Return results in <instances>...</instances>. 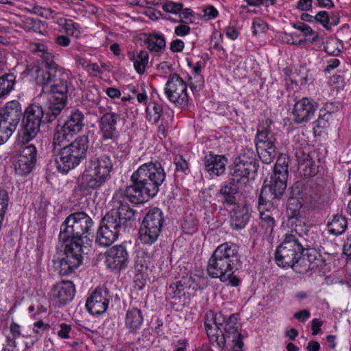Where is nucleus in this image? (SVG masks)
I'll use <instances>...</instances> for the list:
<instances>
[{
	"label": "nucleus",
	"instance_id": "nucleus-1",
	"mask_svg": "<svg viewBox=\"0 0 351 351\" xmlns=\"http://www.w3.org/2000/svg\"><path fill=\"white\" fill-rule=\"evenodd\" d=\"M165 178L164 168L157 160L144 163L134 171L130 176L132 184L114 193L112 208L102 218L97 231L96 244L109 247L122 232L132 228L136 220V210L128 202L139 204L154 197Z\"/></svg>",
	"mask_w": 351,
	"mask_h": 351
},
{
	"label": "nucleus",
	"instance_id": "nucleus-2",
	"mask_svg": "<svg viewBox=\"0 0 351 351\" xmlns=\"http://www.w3.org/2000/svg\"><path fill=\"white\" fill-rule=\"evenodd\" d=\"M93 225L92 218L84 211L70 214L60 225L58 239L64 244V256L59 261L61 276L73 273L82 264Z\"/></svg>",
	"mask_w": 351,
	"mask_h": 351
},
{
	"label": "nucleus",
	"instance_id": "nucleus-3",
	"mask_svg": "<svg viewBox=\"0 0 351 351\" xmlns=\"http://www.w3.org/2000/svg\"><path fill=\"white\" fill-rule=\"evenodd\" d=\"M40 56L42 59V67L38 65L27 67L28 73L35 78L37 85L43 86L44 92H51V104L58 100L61 101L59 107L62 106L69 92L68 75L54 62V56L51 52H45Z\"/></svg>",
	"mask_w": 351,
	"mask_h": 351
},
{
	"label": "nucleus",
	"instance_id": "nucleus-4",
	"mask_svg": "<svg viewBox=\"0 0 351 351\" xmlns=\"http://www.w3.org/2000/svg\"><path fill=\"white\" fill-rule=\"evenodd\" d=\"M241 263L239 247L234 243L225 242L213 252L206 270L212 278H219L222 282H228L232 287H238L241 280L234 273Z\"/></svg>",
	"mask_w": 351,
	"mask_h": 351
},
{
	"label": "nucleus",
	"instance_id": "nucleus-5",
	"mask_svg": "<svg viewBox=\"0 0 351 351\" xmlns=\"http://www.w3.org/2000/svg\"><path fill=\"white\" fill-rule=\"evenodd\" d=\"M48 93L47 112H45L39 104L33 103L28 105L23 113L22 130L19 134V140L23 143H28L34 138L40 131V124L53 121L65 107L67 96H65L62 106L59 108L61 101L57 100L54 105H51V92Z\"/></svg>",
	"mask_w": 351,
	"mask_h": 351
},
{
	"label": "nucleus",
	"instance_id": "nucleus-6",
	"mask_svg": "<svg viewBox=\"0 0 351 351\" xmlns=\"http://www.w3.org/2000/svg\"><path fill=\"white\" fill-rule=\"evenodd\" d=\"M89 147L86 135H81L66 146L55 157V165L60 173H66L77 167L86 158Z\"/></svg>",
	"mask_w": 351,
	"mask_h": 351
},
{
	"label": "nucleus",
	"instance_id": "nucleus-7",
	"mask_svg": "<svg viewBox=\"0 0 351 351\" xmlns=\"http://www.w3.org/2000/svg\"><path fill=\"white\" fill-rule=\"evenodd\" d=\"M112 163L110 156L103 154L92 156L86 162L82 176L84 189H98L110 178Z\"/></svg>",
	"mask_w": 351,
	"mask_h": 351
},
{
	"label": "nucleus",
	"instance_id": "nucleus-8",
	"mask_svg": "<svg viewBox=\"0 0 351 351\" xmlns=\"http://www.w3.org/2000/svg\"><path fill=\"white\" fill-rule=\"evenodd\" d=\"M304 252L299 238L291 230L286 233L275 252L276 264L281 267H291L295 271L300 256Z\"/></svg>",
	"mask_w": 351,
	"mask_h": 351
},
{
	"label": "nucleus",
	"instance_id": "nucleus-9",
	"mask_svg": "<svg viewBox=\"0 0 351 351\" xmlns=\"http://www.w3.org/2000/svg\"><path fill=\"white\" fill-rule=\"evenodd\" d=\"M163 212L157 207L151 208L145 214L139 229V239L143 244L154 243L164 226Z\"/></svg>",
	"mask_w": 351,
	"mask_h": 351
},
{
	"label": "nucleus",
	"instance_id": "nucleus-10",
	"mask_svg": "<svg viewBox=\"0 0 351 351\" xmlns=\"http://www.w3.org/2000/svg\"><path fill=\"white\" fill-rule=\"evenodd\" d=\"M238 315L232 314L228 317L223 315V322L219 325L217 332L220 337H217L216 343L219 348L223 349L228 341L232 343L234 351H243V337L239 332Z\"/></svg>",
	"mask_w": 351,
	"mask_h": 351
},
{
	"label": "nucleus",
	"instance_id": "nucleus-11",
	"mask_svg": "<svg viewBox=\"0 0 351 351\" xmlns=\"http://www.w3.org/2000/svg\"><path fill=\"white\" fill-rule=\"evenodd\" d=\"M165 94L171 102L181 108H186L189 105L186 84L176 73L169 75L165 84Z\"/></svg>",
	"mask_w": 351,
	"mask_h": 351
},
{
	"label": "nucleus",
	"instance_id": "nucleus-12",
	"mask_svg": "<svg viewBox=\"0 0 351 351\" xmlns=\"http://www.w3.org/2000/svg\"><path fill=\"white\" fill-rule=\"evenodd\" d=\"M130 243L123 242L108 248L104 254L105 265L112 271L125 269L130 262L129 248Z\"/></svg>",
	"mask_w": 351,
	"mask_h": 351
},
{
	"label": "nucleus",
	"instance_id": "nucleus-13",
	"mask_svg": "<svg viewBox=\"0 0 351 351\" xmlns=\"http://www.w3.org/2000/svg\"><path fill=\"white\" fill-rule=\"evenodd\" d=\"M258 165L255 159V154L251 149L243 150L234 161V165L230 169V173L236 179L247 178L250 173L254 174L258 169Z\"/></svg>",
	"mask_w": 351,
	"mask_h": 351
},
{
	"label": "nucleus",
	"instance_id": "nucleus-14",
	"mask_svg": "<svg viewBox=\"0 0 351 351\" xmlns=\"http://www.w3.org/2000/svg\"><path fill=\"white\" fill-rule=\"evenodd\" d=\"M125 118L114 112H105L99 118V127L104 141L115 140L119 136V130L123 125Z\"/></svg>",
	"mask_w": 351,
	"mask_h": 351
},
{
	"label": "nucleus",
	"instance_id": "nucleus-15",
	"mask_svg": "<svg viewBox=\"0 0 351 351\" xmlns=\"http://www.w3.org/2000/svg\"><path fill=\"white\" fill-rule=\"evenodd\" d=\"M318 108V104L313 99L303 97L297 101L292 110L293 120L295 123H306L311 120Z\"/></svg>",
	"mask_w": 351,
	"mask_h": 351
},
{
	"label": "nucleus",
	"instance_id": "nucleus-16",
	"mask_svg": "<svg viewBox=\"0 0 351 351\" xmlns=\"http://www.w3.org/2000/svg\"><path fill=\"white\" fill-rule=\"evenodd\" d=\"M37 150L34 145H28L23 148L14 165L16 173L21 176L29 174L36 162Z\"/></svg>",
	"mask_w": 351,
	"mask_h": 351
},
{
	"label": "nucleus",
	"instance_id": "nucleus-17",
	"mask_svg": "<svg viewBox=\"0 0 351 351\" xmlns=\"http://www.w3.org/2000/svg\"><path fill=\"white\" fill-rule=\"evenodd\" d=\"M108 304V291L97 288L88 298L86 307L92 315H101L106 311Z\"/></svg>",
	"mask_w": 351,
	"mask_h": 351
},
{
	"label": "nucleus",
	"instance_id": "nucleus-18",
	"mask_svg": "<svg viewBox=\"0 0 351 351\" xmlns=\"http://www.w3.org/2000/svg\"><path fill=\"white\" fill-rule=\"evenodd\" d=\"M75 285L71 281H62L53 286L50 294L57 305L64 306L70 302L75 295Z\"/></svg>",
	"mask_w": 351,
	"mask_h": 351
},
{
	"label": "nucleus",
	"instance_id": "nucleus-19",
	"mask_svg": "<svg viewBox=\"0 0 351 351\" xmlns=\"http://www.w3.org/2000/svg\"><path fill=\"white\" fill-rule=\"evenodd\" d=\"M23 114L21 104L16 100L6 103L0 110V121L16 130Z\"/></svg>",
	"mask_w": 351,
	"mask_h": 351
},
{
	"label": "nucleus",
	"instance_id": "nucleus-20",
	"mask_svg": "<svg viewBox=\"0 0 351 351\" xmlns=\"http://www.w3.org/2000/svg\"><path fill=\"white\" fill-rule=\"evenodd\" d=\"M203 162L205 171L210 176H220L226 171L228 159L223 155H217L210 152L204 156Z\"/></svg>",
	"mask_w": 351,
	"mask_h": 351
},
{
	"label": "nucleus",
	"instance_id": "nucleus-21",
	"mask_svg": "<svg viewBox=\"0 0 351 351\" xmlns=\"http://www.w3.org/2000/svg\"><path fill=\"white\" fill-rule=\"evenodd\" d=\"M304 190L303 203L311 208H318L325 202L324 188L322 186L312 183L306 186Z\"/></svg>",
	"mask_w": 351,
	"mask_h": 351
},
{
	"label": "nucleus",
	"instance_id": "nucleus-22",
	"mask_svg": "<svg viewBox=\"0 0 351 351\" xmlns=\"http://www.w3.org/2000/svg\"><path fill=\"white\" fill-rule=\"evenodd\" d=\"M303 204L296 197H289L287 201V216L288 223L291 230L294 229L296 225H301L305 222L303 213L301 211Z\"/></svg>",
	"mask_w": 351,
	"mask_h": 351
},
{
	"label": "nucleus",
	"instance_id": "nucleus-23",
	"mask_svg": "<svg viewBox=\"0 0 351 351\" xmlns=\"http://www.w3.org/2000/svg\"><path fill=\"white\" fill-rule=\"evenodd\" d=\"M291 232L295 234L296 237L303 238L306 242L307 248L315 249L319 245V234L309 229L305 222L301 225H296L294 229L291 230Z\"/></svg>",
	"mask_w": 351,
	"mask_h": 351
},
{
	"label": "nucleus",
	"instance_id": "nucleus-24",
	"mask_svg": "<svg viewBox=\"0 0 351 351\" xmlns=\"http://www.w3.org/2000/svg\"><path fill=\"white\" fill-rule=\"evenodd\" d=\"M238 180L230 179L221 186L219 195L222 197L223 204L227 205H235L237 202V196L239 192Z\"/></svg>",
	"mask_w": 351,
	"mask_h": 351
},
{
	"label": "nucleus",
	"instance_id": "nucleus-25",
	"mask_svg": "<svg viewBox=\"0 0 351 351\" xmlns=\"http://www.w3.org/2000/svg\"><path fill=\"white\" fill-rule=\"evenodd\" d=\"M298 158V170L304 177L315 176L317 172V168L309 154L299 150L296 152Z\"/></svg>",
	"mask_w": 351,
	"mask_h": 351
},
{
	"label": "nucleus",
	"instance_id": "nucleus-26",
	"mask_svg": "<svg viewBox=\"0 0 351 351\" xmlns=\"http://www.w3.org/2000/svg\"><path fill=\"white\" fill-rule=\"evenodd\" d=\"M143 315L141 309L136 307L129 308L125 314V326L129 332L135 334L142 326Z\"/></svg>",
	"mask_w": 351,
	"mask_h": 351
},
{
	"label": "nucleus",
	"instance_id": "nucleus-27",
	"mask_svg": "<svg viewBox=\"0 0 351 351\" xmlns=\"http://www.w3.org/2000/svg\"><path fill=\"white\" fill-rule=\"evenodd\" d=\"M278 215L279 210L275 207H272L271 210L265 209L264 208L261 210L260 225L264 229L265 234L269 235L272 234L276 226V218L278 217Z\"/></svg>",
	"mask_w": 351,
	"mask_h": 351
},
{
	"label": "nucleus",
	"instance_id": "nucleus-28",
	"mask_svg": "<svg viewBox=\"0 0 351 351\" xmlns=\"http://www.w3.org/2000/svg\"><path fill=\"white\" fill-rule=\"evenodd\" d=\"M84 120L83 113L79 110H75L71 112L62 126L73 136L82 131L84 126Z\"/></svg>",
	"mask_w": 351,
	"mask_h": 351
},
{
	"label": "nucleus",
	"instance_id": "nucleus-29",
	"mask_svg": "<svg viewBox=\"0 0 351 351\" xmlns=\"http://www.w3.org/2000/svg\"><path fill=\"white\" fill-rule=\"evenodd\" d=\"M72 136L73 135L63 128L62 125H58L57 126L50 147L53 156L58 154L59 151H61L62 147L67 145L66 143L70 141Z\"/></svg>",
	"mask_w": 351,
	"mask_h": 351
},
{
	"label": "nucleus",
	"instance_id": "nucleus-30",
	"mask_svg": "<svg viewBox=\"0 0 351 351\" xmlns=\"http://www.w3.org/2000/svg\"><path fill=\"white\" fill-rule=\"evenodd\" d=\"M144 42L151 52H160L166 47L164 36L158 33L145 34Z\"/></svg>",
	"mask_w": 351,
	"mask_h": 351
},
{
	"label": "nucleus",
	"instance_id": "nucleus-31",
	"mask_svg": "<svg viewBox=\"0 0 351 351\" xmlns=\"http://www.w3.org/2000/svg\"><path fill=\"white\" fill-rule=\"evenodd\" d=\"M250 218V213L246 206L239 208L231 217L230 226L234 230H241L245 227Z\"/></svg>",
	"mask_w": 351,
	"mask_h": 351
},
{
	"label": "nucleus",
	"instance_id": "nucleus-32",
	"mask_svg": "<svg viewBox=\"0 0 351 351\" xmlns=\"http://www.w3.org/2000/svg\"><path fill=\"white\" fill-rule=\"evenodd\" d=\"M315 249L306 248L305 254H302L300 256L298 267L295 268V271L298 273H306L311 270V266L313 262H315L318 256Z\"/></svg>",
	"mask_w": 351,
	"mask_h": 351
},
{
	"label": "nucleus",
	"instance_id": "nucleus-33",
	"mask_svg": "<svg viewBox=\"0 0 351 351\" xmlns=\"http://www.w3.org/2000/svg\"><path fill=\"white\" fill-rule=\"evenodd\" d=\"M257 154L261 160L265 164L271 163L276 156V145L272 143H261L256 146Z\"/></svg>",
	"mask_w": 351,
	"mask_h": 351
},
{
	"label": "nucleus",
	"instance_id": "nucleus-34",
	"mask_svg": "<svg viewBox=\"0 0 351 351\" xmlns=\"http://www.w3.org/2000/svg\"><path fill=\"white\" fill-rule=\"evenodd\" d=\"M348 226L346 219L341 215L333 216L327 223L328 232L334 235H340L345 232Z\"/></svg>",
	"mask_w": 351,
	"mask_h": 351
},
{
	"label": "nucleus",
	"instance_id": "nucleus-35",
	"mask_svg": "<svg viewBox=\"0 0 351 351\" xmlns=\"http://www.w3.org/2000/svg\"><path fill=\"white\" fill-rule=\"evenodd\" d=\"M130 60L133 62L134 67L138 74H143L148 64L149 54L145 50H141L136 56L134 53H129Z\"/></svg>",
	"mask_w": 351,
	"mask_h": 351
},
{
	"label": "nucleus",
	"instance_id": "nucleus-36",
	"mask_svg": "<svg viewBox=\"0 0 351 351\" xmlns=\"http://www.w3.org/2000/svg\"><path fill=\"white\" fill-rule=\"evenodd\" d=\"M333 112L332 104H328L324 110H320L318 119L314 122L315 128H326L329 125V121Z\"/></svg>",
	"mask_w": 351,
	"mask_h": 351
},
{
	"label": "nucleus",
	"instance_id": "nucleus-37",
	"mask_svg": "<svg viewBox=\"0 0 351 351\" xmlns=\"http://www.w3.org/2000/svg\"><path fill=\"white\" fill-rule=\"evenodd\" d=\"M291 25L295 29L300 30L303 34L304 36H312V38L309 39V43L311 44L319 40L320 37L319 33L314 31L309 25L304 23L303 22L298 21L296 23H293Z\"/></svg>",
	"mask_w": 351,
	"mask_h": 351
},
{
	"label": "nucleus",
	"instance_id": "nucleus-38",
	"mask_svg": "<svg viewBox=\"0 0 351 351\" xmlns=\"http://www.w3.org/2000/svg\"><path fill=\"white\" fill-rule=\"evenodd\" d=\"M267 143H272L273 145H276L277 143L276 134L268 129H263L262 130L258 129L256 136V146L261 143L267 144Z\"/></svg>",
	"mask_w": 351,
	"mask_h": 351
},
{
	"label": "nucleus",
	"instance_id": "nucleus-39",
	"mask_svg": "<svg viewBox=\"0 0 351 351\" xmlns=\"http://www.w3.org/2000/svg\"><path fill=\"white\" fill-rule=\"evenodd\" d=\"M162 107L156 102H150L146 108L147 117L149 121L156 123L161 117Z\"/></svg>",
	"mask_w": 351,
	"mask_h": 351
},
{
	"label": "nucleus",
	"instance_id": "nucleus-40",
	"mask_svg": "<svg viewBox=\"0 0 351 351\" xmlns=\"http://www.w3.org/2000/svg\"><path fill=\"white\" fill-rule=\"evenodd\" d=\"M221 322H223V315L221 312L215 313L213 311H209L204 317V328L210 327L214 324L217 329Z\"/></svg>",
	"mask_w": 351,
	"mask_h": 351
},
{
	"label": "nucleus",
	"instance_id": "nucleus-41",
	"mask_svg": "<svg viewBox=\"0 0 351 351\" xmlns=\"http://www.w3.org/2000/svg\"><path fill=\"white\" fill-rule=\"evenodd\" d=\"M25 29L32 30L34 32L43 34L45 31V25L39 19L27 18L24 21Z\"/></svg>",
	"mask_w": 351,
	"mask_h": 351
},
{
	"label": "nucleus",
	"instance_id": "nucleus-42",
	"mask_svg": "<svg viewBox=\"0 0 351 351\" xmlns=\"http://www.w3.org/2000/svg\"><path fill=\"white\" fill-rule=\"evenodd\" d=\"M287 189V182H278L276 181H270L269 191L274 195V198L280 199Z\"/></svg>",
	"mask_w": 351,
	"mask_h": 351
},
{
	"label": "nucleus",
	"instance_id": "nucleus-43",
	"mask_svg": "<svg viewBox=\"0 0 351 351\" xmlns=\"http://www.w3.org/2000/svg\"><path fill=\"white\" fill-rule=\"evenodd\" d=\"M167 295L171 298L180 299L182 296L184 295L183 285L180 281L170 285L167 289Z\"/></svg>",
	"mask_w": 351,
	"mask_h": 351
},
{
	"label": "nucleus",
	"instance_id": "nucleus-44",
	"mask_svg": "<svg viewBox=\"0 0 351 351\" xmlns=\"http://www.w3.org/2000/svg\"><path fill=\"white\" fill-rule=\"evenodd\" d=\"M14 131L15 130L0 121V145L5 143Z\"/></svg>",
	"mask_w": 351,
	"mask_h": 351
},
{
	"label": "nucleus",
	"instance_id": "nucleus-45",
	"mask_svg": "<svg viewBox=\"0 0 351 351\" xmlns=\"http://www.w3.org/2000/svg\"><path fill=\"white\" fill-rule=\"evenodd\" d=\"M9 202L8 193L5 189H0V219H4Z\"/></svg>",
	"mask_w": 351,
	"mask_h": 351
},
{
	"label": "nucleus",
	"instance_id": "nucleus-46",
	"mask_svg": "<svg viewBox=\"0 0 351 351\" xmlns=\"http://www.w3.org/2000/svg\"><path fill=\"white\" fill-rule=\"evenodd\" d=\"M183 8L182 3H176L171 1L165 2L162 5V9L166 12L172 14H179Z\"/></svg>",
	"mask_w": 351,
	"mask_h": 351
},
{
	"label": "nucleus",
	"instance_id": "nucleus-47",
	"mask_svg": "<svg viewBox=\"0 0 351 351\" xmlns=\"http://www.w3.org/2000/svg\"><path fill=\"white\" fill-rule=\"evenodd\" d=\"M329 13L326 11H319L314 16L315 22L321 24L326 29L329 30Z\"/></svg>",
	"mask_w": 351,
	"mask_h": 351
},
{
	"label": "nucleus",
	"instance_id": "nucleus-48",
	"mask_svg": "<svg viewBox=\"0 0 351 351\" xmlns=\"http://www.w3.org/2000/svg\"><path fill=\"white\" fill-rule=\"evenodd\" d=\"M289 158L286 155H282L278 158L274 170L280 171H288Z\"/></svg>",
	"mask_w": 351,
	"mask_h": 351
},
{
	"label": "nucleus",
	"instance_id": "nucleus-49",
	"mask_svg": "<svg viewBox=\"0 0 351 351\" xmlns=\"http://www.w3.org/2000/svg\"><path fill=\"white\" fill-rule=\"evenodd\" d=\"M311 264V270H319L322 272L328 271L329 267L327 266L326 261L322 258L319 254L318 255L317 260Z\"/></svg>",
	"mask_w": 351,
	"mask_h": 351
},
{
	"label": "nucleus",
	"instance_id": "nucleus-50",
	"mask_svg": "<svg viewBox=\"0 0 351 351\" xmlns=\"http://www.w3.org/2000/svg\"><path fill=\"white\" fill-rule=\"evenodd\" d=\"M252 29L253 34L256 35L258 33L265 32L267 29V26L262 19L256 18L253 21Z\"/></svg>",
	"mask_w": 351,
	"mask_h": 351
},
{
	"label": "nucleus",
	"instance_id": "nucleus-51",
	"mask_svg": "<svg viewBox=\"0 0 351 351\" xmlns=\"http://www.w3.org/2000/svg\"><path fill=\"white\" fill-rule=\"evenodd\" d=\"M36 9L37 10L36 12L40 16L47 19H53L56 16L57 12L51 10V8L39 7L36 8Z\"/></svg>",
	"mask_w": 351,
	"mask_h": 351
},
{
	"label": "nucleus",
	"instance_id": "nucleus-52",
	"mask_svg": "<svg viewBox=\"0 0 351 351\" xmlns=\"http://www.w3.org/2000/svg\"><path fill=\"white\" fill-rule=\"evenodd\" d=\"M288 175V171H280L274 170V173L270 178V181L287 182Z\"/></svg>",
	"mask_w": 351,
	"mask_h": 351
},
{
	"label": "nucleus",
	"instance_id": "nucleus-53",
	"mask_svg": "<svg viewBox=\"0 0 351 351\" xmlns=\"http://www.w3.org/2000/svg\"><path fill=\"white\" fill-rule=\"evenodd\" d=\"M222 39L221 34L217 32H214L212 34L210 45L213 49L221 51L223 50V47L220 45V42Z\"/></svg>",
	"mask_w": 351,
	"mask_h": 351
},
{
	"label": "nucleus",
	"instance_id": "nucleus-54",
	"mask_svg": "<svg viewBox=\"0 0 351 351\" xmlns=\"http://www.w3.org/2000/svg\"><path fill=\"white\" fill-rule=\"evenodd\" d=\"M79 25L77 23L73 22L71 19H68L63 27V29L68 34L74 35L75 32H77Z\"/></svg>",
	"mask_w": 351,
	"mask_h": 351
},
{
	"label": "nucleus",
	"instance_id": "nucleus-55",
	"mask_svg": "<svg viewBox=\"0 0 351 351\" xmlns=\"http://www.w3.org/2000/svg\"><path fill=\"white\" fill-rule=\"evenodd\" d=\"M204 17L207 20L216 18L218 15L217 10L213 5H208L204 9Z\"/></svg>",
	"mask_w": 351,
	"mask_h": 351
},
{
	"label": "nucleus",
	"instance_id": "nucleus-56",
	"mask_svg": "<svg viewBox=\"0 0 351 351\" xmlns=\"http://www.w3.org/2000/svg\"><path fill=\"white\" fill-rule=\"evenodd\" d=\"M191 28L186 24H180L175 27L174 33L178 36H184L189 34Z\"/></svg>",
	"mask_w": 351,
	"mask_h": 351
},
{
	"label": "nucleus",
	"instance_id": "nucleus-57",
	"mask_svg": "<svg viewBox=\"0 0 351 351\" xmlns=\"http://www.w3.org/2000/svg\"><path fill=\"white\" fill-rule=\"evenodd\" d=\"M60 329L58 331V335L63 339L69 338V333L71 330L70 325L62 323L60 326Z\"/></svg>",
	"mask_w": 351,
	"mask_h": 351
},
{
	"label": "nucleus",
	"instance_id": "nucleus-58",
	"mask_svg": "<svg viewBox=\"0 0 351 351\" xmlns=\"http://www.w3.org/2000/svg\"><path fill=\"white\" fill-rule=\"evenodd\" d=\"M207 335L210 338V341L211 343H216V338L217 337H220V332H217V329L216 327H213V326H210V327L205 328Z\"/></svg>",
	"mask_w": 351,
	"mask_h": 351
},
{
	"label": "nucleus",
	"instance_id": "nucleus-59",
	"mask_svg": "<svg viewBox=\"0 0 351 351\" xmlns=\"http://www.w3.org/2000/svg\"><path fill=\"white\" fill-rule=\"evenodd\" d=\"M312 0H299L296 8L302 11H309L312 9Z\"/></svg>",
	"mask_w": 351,
	"mask_h": 351
},
{
	"label": "nucleus",
	"instance_id": "nucleus-60",
	"mask_svg": "<svg viewBox=\"0 0 351 351\" xmlns=\"http://www.w3.org/2000/svg\"><path fill=\"white\" fill-rule=\"evenodd\" d=\"M184 47V43L182 40L176 39L171 42L170 49L173 52H180Z\"/></svg>",
	"mask_w": 351,
	"mask_h": 351
},
{
	"label": "nucleus",
	"instance_id": "nucleus-61",
	"mask_svg": "<svg viewBox=\"0 0 351 351\" xmlns=\"http://www.w3.org/2000/svg\"><path fill=\"white\" fill-rule=\"evenodd\" d=\"M10 331L11 332V336H10V338L16 339L21 335V326L14 322L10 324Z\"/></svg>",
	"mask_w": 351,
	"mask_h": 351
},
{
	"label": "nucleus",
	"instance_id": "nucleus-62",
	"mask_svg": "<svg viewBox=\"0 0 351 351\" xmlns=\"http://www.w3.org/2000/svg\"><path fill=\"white\" fill-rule=\"evenodd\" d=\"M311 313L308 310L304 309L300 311L296 312L293 315V317L298 319L300 322H305L310 317Z\"/></svg>",
	"mask_w": 351,
	"mask_h": 351
},
{
	"label": "nucleus",
	"instance_id": "nucleus-63",
	"mask_svg": "<svg viewBox=\"0 0 351 351\" xmlns=\"http://www.w3.org/2000/svg\"><path fill=\"white\" fill-rule=\"evenodd\" d=\"M16 348V339L14 338H10V336H8L6 338V344L5 347L3 348L2 351H14Z\"/></svg>",
	"mask_w": 351,
	"mask_h": 351
},
{
	"label": "nucleus",
	"instance_id": "nucleus-64",
	"mask_svg": "<svg viewBox=\"0 0 351 351\" xmlns=\"http://www.w3.org/2000/svg\"><path fill=\"white\" fill-rule=\"evenodd\" d=\"M34 332L35 333H38L39 331H38V329L43 330V331H45V330H47L48 329H49L50 328V326L48 324H45L44 323L42 320H39L38 322H36L34 324Z\"/></svg>",
	"mask_w": 351,
	"mask_h": 351
}]
</instances>
